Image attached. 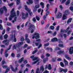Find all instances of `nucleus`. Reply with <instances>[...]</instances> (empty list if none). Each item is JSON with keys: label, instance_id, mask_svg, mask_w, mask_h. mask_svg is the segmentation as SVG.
<instances>
[{"label": "nucleus", "instance_id": "62", "mask_svg": "<svg viewBox=\"0 0 73 73\" xmlns=\"http://www.w3.org/2000/svg\"><path fill=\"white\" fill-rule=\"evenodd\" d=\"M24 40V38L23 37H22L21 38V41H23Z\"/></svg>", "mask_w": 73, "mask_h": 73}, {"label": "nucleus", "instance_id": "47", "mask_svg": "<svg viewBox=\"0 0 73 73\" xmlns=\"http://www.w3.org/2000/svg\"><path fill=\"white\" fill-rule=\"evenodd\" d=\"M50 54L48 53L46 54V56L47 57H50Z\"/></svg>", "mask_w": 73, "mask_h": 73}, {"label": "nucleus", "instance_id": "26", "mask_svg": "<svg viewBox=\"0 0 73 73\" xmlns=\"http://www.w3.org/2000/svg\"><path fill=\"white\" fill-rule=\"evenodd\" d=\"M58 46L60 48H64V44H58Z\"/></svg>", "mask_w": 73, "mask_h": 73}, {"label": "nucleus", "instance_id": "50", "mask_svg": "<svg viewBox=\"0 0 73 73\" xmlns=\"http://www.w3.org/2000/svg\"><path fill=\"white\" fill-rule=\"evenodd\" d=\"M48 69H52V67H51V64H49L48 66Z\"/></svg>", "mask_w": 73, "mask_h": 73}, {"label": "nucleus", "instance_id": "20", "mask_svg": "<svg viewBox=\"0 0 73 73\" xmlns=\"http://www.w3.org/2000/svg\"><path fill=\"white\" fill-rule=\"evenodd\" d=\"M22 19H25V17H24V16H25V13H24V12H23L22 13Z\"/></svg>", "mask_w": 73, "mask_h": 73}, {"label": "nucleus", "instance_id": "29", "mask_svg": "<svg viewBox=\"0 0 73 73\" xmlns=\"http://www.w3.org/2000/svg\"><path fill=\"white\" fill-rule=\"evenodd\" d=\"M21 0H17L16 3L17 5H19L20 3V1Z\"/></svg>", "mask_w": 73, "mask_h": 73}, {"label": "nucleus", "instance_id": "36", "mask_svg": "<svg viewBox=\"0 0 73 73\" xmlns=\"http://www.w3.org/2000/svg\"><path fill=\"white\" fill-rule=\"evenodd\" d=\"M63 72L65 73H66L68 72V69H63Z\"/></svg>", "mask_w": 73, "mask_h": 73}, {"label": "nucleus", "instance_id": "48", "mask_svg": "<svg viewBox=\"0 0 73 73\" xmlns=\"http://www.w3.org/2000/svg\"><path fill=\"white\" fill-rule=\"evenodd\" d=\"M35 7L36 8H40V5H36L35 6Z\"/></svg>", "mask_w": 73, "mask_h": 73}, {"label": "nucleus", "instance_id": "12", "mask_svg": "<svg viewBox=\"0 0 73 73\" xmlns=\"http://www.w3.org/2000/svg\"><path fill=\"white\" fill-rule=\"evenodd\" d=\"M29 29H35V25H33V24H31L29 27Z\"/></svg>", "mask_w": 73, "mask_h": 73}, {"label": "nucleus", "instance_id": "4", "mask_svg": "<svg viewBox=\"0 0 73 73\" xmlns=\"http://www.w3.org/2000/svg\"><path fill=\"white\" fill-rule=\"evenodd\" d=\"M10 39L12 40H14V42H16L17 41V38H16L15 36V34H14V35L13 34H11L10 35Z\"/></svg>", "mask_w": 73, "mask_h": 73}, {"label": "nucleus", "instance_id": "44", "mask_svg": "<svg viewBox=\"0 0 73 73\" xmlns=\"http://www.w3.org/2000/svg\"><path fill=\"white\" fill-rule=\"evenodd\" d=\"M11 56L13 57H15V54L14 53H12L11 54Z\"/></svg>", "mask_w": 73, "mask_h": 73}, {"label": "nucleus", "instance_id": "16", "mask_svg": "<svg viewBox=\"0 0 73 73\" xmlns=\"http://www.w3.org/2000/svg\"><path fill=\"white\" fill-rule=\"evenodd\" d=\"M65 58L67 59V60H71V58L69 57V56H68V55L66 54L65 55Z\"/></svg>", "mask_w": 73, "mask_h": 73}, {"label": "nucleus", "instance_id": "43", "mask_svg": "<svg viewBox=\"0 0 73 73\" xmlns=\"http://www.w3.org/2000/svg\"><path fill=\"white\" fill-rule=\"evenodd\" d=\"M32 21H33V22L35 23L36 21V18L35 17L33 18L32 19Z\"/></svg>", "mask_w": 73, "mask_h": 73}, {"label": "nucleus", "instance_id": "45", "mask_svg": "<svg viewBox=\"0 0 73 73\" xmlns=\"http://www.w3.org/2000/svg\"><path fill=\"white\" fill-rule=\"evenodd\" d=\"M40 44V42H36L35 43V45H36V46H38L39 45V44Z\"/></svg>", "mask_w": 73, "mask_h": 73}, {"label": "nucleus", "instance_id": "19", "mask_svg": "<svg viewBox=\"0 0 73 73\" xmlns=\"http://www.w3.org/2000/svg\"><path fill=\"white\" fill-rule=\"evenodd\" d=\"M70 0H67V1L65 3V5H69V4H70Z\"/></svg>", "mask_w": 73, "mask_h": 73}, {"label": "nucleus", "instance_id": "6", "mask_svg": "<svg viewBox=\"0 0 73 73\" xmlns=\"http://www.w3.org/2000/svg\"><path fill=\"white\" fill-rule=\"evenodd\" d=\"M69 12L67 11H65V14H63V17H62V20H64L67 19V17L66 16L69 15Z\"/></svg>", "mask_w": 73, "mask_h": 73}, {"label": "nucleus", "instance_id": "57", "mask_svg": "<svg viewBox=\"0 0 73 73\" xmlns=\"http://www.w3.org/2000/svg\"><path fill=\"white\" fill-rule=\"evenodd\" d=\"M69 9L70 11H73V7L72 6H71L70 7Z\"/></svg>", "mask_w": 73, "mask_h": 73}, {"label": "nucleus", "instance_id": "40", "mask_svg": "<svg viewBox=\"0 0 73 73\" xmlns=\"http://www.w3.org/2000/svg\"><path fill=\"white\" fill-rule=\"evenodd\" d=\"M49 43H46L44 44V46H49Z\"/></svg>", "mask_w": 73, "mask_h": 73}, {"label": "nucleus", "instance_id": "21", "mask_svg": "<svg viewBox=\"0 0 73 73\" xmlns=\"http://www.w3.org/2000/svg\"><path fill=\"white\" fill-rule=\"evenodd\" d=\"M23 60H24V58L22 57L18 60V62L19 63H21V62L23 61Z\"/></svg>", "mask_w": 73, "mask_h": 73}, {"label": "nucleus", "instance_id": "52", "mask_svg": "<svg viewBox=\"0 0 73 73\" xmlns=\"http://www.w3.org/2000/svg\"><path fill=\"white\" fill-rule=\"evenodd\" d=\"M3 27L0 24V30H3Z\"/></svg>", "mask_w": 73, "mask_h": 73}, {"label": "nucleus", "instance_id": "10", "mask_svg": "<svg viewBox=\"0 0 73 73\" xmlns=\"http://www.w3.org/2000/svg\"><path fill=\"white\" fill-rule=\"evenodd\" d=\"M69 53L70 54H72L73 53V47H70L69 49Z\"/></svg>", "mask_w": 73, "mask_h": 73}, {"label": "nucleus", "instance_id": "3", "mask_svg": "<svg viewBox=\"0 0 73 73\" xmlns=\"http://www.w3.org/2000/svg\"><path fill=\"white\" fill-rule=\"evenodd\" d=\"M19 66V64H16L15 66V69L13 68V67L11 65H10V66L11 67V70L13 71V72H16V71L17 70V67Z\"/></svg>", "mask_w": 73, "mask_h": 73}, {"label": "nucleus", "instance_id": "24", "mask_svg": "<svg viewBox=\"0 0 73 73\" xmlns=\"http://www.w3.org/2000/svg\"><path fill=\"white\" fill-rule=\"evenodd\" d=\"M4 64H7V62H5V59H4L3 60L1 64H2V65H4Z\"/></svg>", "mask_w": 73, "mask_h": 73}, {"label": "nucleus", "instance_id": "9", "mask_svg": "<svg viewBox=\"0 0 73 73\" xmlns=\"http://www.w3.org/2000/svg\"><path fill=\"white\" fill-rule=\"evenodd\" d=\"M69 28H70V27H69V26H68L65 31V30H63V29H61L60 30V33H64L65 32L66 33V32H68V31H69Z\"/></svg>", "mask_w": 73, "mask_h": 73}, {"label": "nucleus", "instance_id": "8", "mask_svg": "<svg viewBox=\"0 0 73 73\" xmlns=\"http://www.w3.org/2000/svg\"><path fill=\"white\" fill-rule=\"evenodd\" d=\"M28 34H26L25 35V40L26 41L27 43H30V40L28 38Z\"/></svg>", "mask_w": 73, "mask_h": 73}, {"label": "nucleus", "instance_id": "38", "mask_svg": "<svg viewBox=\"0 0 73 73\" xmlns=\"http://www.w3.org/2000/svg\"><path fill=\"white\" fill-rule=\"evenodd\" d=\"M23 62L25 64L28 63V60H27L25 59L23 60Z\"/></svg>", "mask_w": 73, "mask_h": 73}, {"label": "nucleus", "instance_id": "51", "mask_svg": "<svg viewBox=\"0 0 73 73\" xmlns=\"http://www.w3.org/2000/svg\"><path fill=\"white\" fill-rule=\"evenodd\" d=\"M9 31H10V28L9 27H7L6 29L7 32H9Z\"/></svg>", "mask_w": 73, "mask_h": 73}, {"label": "nucleus", "instance_id": "49", "mask_svg": "<svg viewBox=\"0 0 73 73\" xmlns=\"http://www.w3.org/2000/svg\"><path fill=\"white\" fill-rule=\"evenodd\" d=\"M38 58V57H35L33 58V61H35V60H36Z\"/></svg>", "mask_w": 73, "mask_h": 73}, {"label": "nucleus", "instance_id": "37", "mask_svg": "<svg viewBox=\"0 0 73 73\" xmlns=\"http://www.w3.org/2000/svg\"><path fill=\"white\" fill-rule=\"evenodd\" d=\"M56 34L57 32H56V31H55L54 32V33L52 35L53 37H54V36H56Z\"/></svg>", "mask_w": 73, "mask_h": 73}, {"label": "nucleus", "instance_id": "53", "mask_svg": "<svg viewBox=\"0 0 73 73\" xmlns=\"http://www.w3.org/2000/svg\"><path fill=\"white\" fill-rule=\"evenodd\" d=\"M7 25L8 26H11L12 24H11V23L8 22L7 23Z\"/></svg>", "mask_w": 73, "mask_h": 73}, {"label": "nucleus", "instance_id": "58", "mask_svg": "<svg viewBox=\"0 0 73 73\" xmlns=\"http://www.w3.org/2000/svg\"><path fill=\"white\" fill-rule=\"evenodd\" d=\"M59 28H60V26H58L56 28V31H58V30H59Z\"/></svg>", "mask_w": 73, "mask_h": 73}, {"label": "nucleus", "instance_id": "59", "mask_svg": "<svg viewBox=\"0 0 73 73\" xmlns=\"http://www.w3.org/2000/svg\"><path fill=\"white\" fill-rule=\"evenodd\" d=\"M41 57L42 59H44V58L45 57V56H44V54H42L41 56Z\"/></svg>", "mask_w": 73, "mask_h": 73}, {"label": "nucleus", "instance_id": "11", "mask_svg": "<svg viewBox=\"0 0 73 73\" xmlns=\"http://www.w3.org/2000/svg\"><path fill=\"white\" fill-rule=\"evenodd\" d=\"M62 16V14L60 13H59L56 16L57 19H60L61 18Z\"/></svg>", "mask_w": 73, "mask_h": 73}, {"label": "nucleus", "instance_id": "28", "mask_svg": "<svg viewBox=\"0 0 73 73\" xmlns=\"http://www.w3.org/2000/svg\"><path fill=\"white\" fill-rule=\"evenodd\" d=\"M46 49L48 50H50L51 52H52V50H53V49H52V48H51L47 47L46 48Z\"/></svg>", "mask_w": 73, "mask_h": 73}, {"label": "nucleus", "instance_id": "15", "mask_svg": "<svg viewBox=\"0 0 73 73\" xmlns=\"http://www.w3.org/2000/svg\"><path fill=\"white\" fill-rule=\"evenodd\" d=\"M23 44H24V43H23V42H19L17 44L18 48H19V47H20L21 46V45H23Z\"/></svg>", "mask_w": 73, "mask_h": 73}, {"label": "nucleus", "instance_id": "30", "mask_svg": "<svg viewBox=\"0 0 73 73\" xmlns=\"http://www.w3.org/2000/svg\"><path fill=\"white\" fill-rule=\"evenodd\" d=\"M44 66H42L40 68V70H42V71H44Z\"/></svg>", "mask_w": 73, "mask_h": 73}, {"label": "nucleus", "instance_id": "2", "mask_svg": "<svg viewBox=\"0 0 73 73\" xmlns=\"http://www.w3.org/2000/svg\"><path fill=\"white\" fill-rule=\"evenodd\" d=\"M25 9L26 11H27L28 12L30 16H32L33 15V13L31 12V9H29V8H28V7L26 5H25Z\"/></svg>", "mask_w": 73, "mask_h": 73}, {"label": "nucleus", "instance_id": "7", "mask_svg": "<svg viewBox=\"0 0 73 73\" xmlns=\"http://www.w3.org/2000/svg\"><path fill=\"white\" fill-rule=\"evenodd\" d=\"M14 11V9L13 8L12 9L11 11V14L10 16L11 17H14L15 16H16V12Z\"/></svg>", "mask_w": 73, "mask_h": 73}, {"label": "nucleus", "instance_id": "31", "mask_svg": "<svg viewBox=\"0 0 73 73\" xmlns=\"http://www.w3.org/2000/svg\"><path fill=\"white\" fill-rule=\"evenodd\" d=\"M64 62L65 65H66L68 64V62L65 59H64Z\"/></svg>", "mask_w": 73, "mask_h": 73}, {"label": "nucleus", "instance_id": "63", "mask_svg": "<svg viewBox=\"0 0 73 73\" xmlns=\"http://www.w3.org/2000/svg\"><path fill=\"white\" fill-rule=\"evenodd\" d=\"M25 16L26 17H28V13H26Z\"/></svg>", "mask_w": 73, "mask_h": 73}, {"label": "nucleus", "instance_id": "25", "mask_svg": "<svg viewBox=\"0 0 73 73\" xmlns=\"http://www.w3.org/2000/svg\"><path fill=\"white\" fill-rule=\"evenodd\" d=\"M64 51H60L58 52V54H63L64 53Z\"/></svg>", "mask_w": 73, "mask_h": 73}, {"label": "nucleus", "instance_id": "33", "mask_svg": "<svg viewBox=\"0 0 73 73\" xmlns=\"http://www.w3.org/2000/svg\"><path fill=\"white\" fill-rule=\"evenodd\" d=\"M47 60H48V58H44L43 60V62L45 63L46 62V61Z\"/></svg>", "mask_w": 73, "mask_h": 73}, {"label": "nucleus", "instance_id": "39", "mask_svg": "<svg viewBox=\"0 0 73 73\" xmlns=\"http://www.w3.org/2000/svg\"><path fill=\"white\" fill-rule=\"evenodd\" d=\"M60 66H61L62 67H64V64L62 62H61L60 63Z\"/></svg>", "mask_w": 73, "mask_h": 73}, {"label": "nucleus", "instance_id": "55", "mask_svg": "<svg viewBox=\"0 0 73 73\" xmlns=\"http://www.w3.org/2000/svg\"><path fill=\"white\" fill-rule=\"evenodd\" d=\"M17 16H19V15L20 13H19V11H17Z\"/></svg>", "mask_w": 73, "mask_h": 73}, {"label": "nucleus", "instance_id": "42", "mask_svg": "<svg viewBox=\"0 0 73 73\" xmlns=\"http://www.w3.org/2000/svg\"><path fill=\"white\" fill-rule=\"evenodd\" d=\"M42 46V44H39V45L38 47V49H39V48H40Z\"/></svg>", "mask_w": 73, "mask_h": 73}, {"label": "nucleus", "instance_id": "5", "mask_svg": "<svg viewBox=\"0 0 73 73\" xmlns=\"http://www.w3.org/2000/svg\"><path fill=\"white\" fill-rule=\"evenodd\" d=\"M35 38L36 39H38L40 38V34L38 33H35L33 36L32 38Z\"/></svg>", "mask_w": 73, "mask_h": 73}, {"label": "nucleus", "instance_id": "1", "mask_svg": "<svg viewBox=\"0 0 73 73\" xmlns=\"http://www.w3.org/2000/svg\"><path fill=\"white\" fill-rule=\"evenodd\" d=\"M4 10L5 13L7 12V7L5 6H4L2 7V8H1L0 9V13L2 15L4 13Z\"/></svg>", "mask_w": 73, "mask_h": 73}, {"label": "nucleus", "instance_id": "60", "mask_svg": "<svg viewBox=\"0 0 73 73\" xmlns=\"http://www.w3.org/2000/svg\"><path fill=\"white\" fill-rule=\"evenodd\" d=\"M49 25H50V24H48L45 27V28H46V29H47L48 27H49Z\"/></svg>", "mask_w": 73, "mask_h": 73}, {"label": "nucleus", "instance_id": "18", "mask_svg": "<svg viewBox=\"0 0 73 73\" xmlns=\"http://www.w3.org/2000/svg\"><path fill=\"white\" fill-rule=\"evenodd\" d=\"M40 4L42 6V8L44 9V3L42 2H41L40 3Z\"/></svg>", "mask_w": 73, "mask_h": 73}, {"label": "nucleus", "instance_id": "13", "mask_svg": "<svg viewBox=\"0 0 73 73\" xmlns=\"http://www.w3.org/2000/svg\"><path fill=\"white\" fill-rule=\"evenodd\" d=\"M58 41V39L57 38H54L51 39V42H56V41Z\"/></svg>", "mask_w": 73, "mask_h": 73}, {"label": "nucleus", "instance_id": "56", "mask_svg": "<svg viewBox=\"0 0 73 73\" xmlns=\"http://www.w3.org/2000/svg\"><path fill=\"white\" fill-rule=\"evenodd\" d=\"M57 8H56L55 10L54 13L56 14L57 13Z\"/></svg>", "mask_w": 73, "mask_h": 73}, {"label": "nucleus", "instance_id": "41", "mask_svg": "<svg viewBox=\"0 0 73 73\" xmlns=\"http://www.w3.org/2000/svg\"><path fill=\"white\" fill-rule=\"evenodd\" d=\"M63 69L62 68H60L59 69V72H63Z\"/></svg>", "mask_w": 73, "mask_h": 73}, {"label": "nucleus", "instance_id": "27", "mask_svg": "<svg viewBox=\"0 0 73 73\" xmlns=\"http://www.w3.org/2000/svg\"><path fill=\"white\" fill-rule=\"evenodd\" d=\"M40 59H38L36 61L33 62V64H36V63H37V62H38V61H40Z\"/></svg>", "mask_w": 73, "mask_h": 73}, {"label": "nucleus", "instance_id": "46", "mask_svg": "<svg viewBox=\"0 0 73 73\" xmlns=\"http://www.w3.org/2000/svg\"><path fill=\"white\" fill-rule=\"evenodd\" d=\"M56 58H53L52 59V62H55L56 61Z\"/></svg>", "mask_w": 73, "mask_h": 73}, {"label": "nucleus", "instance_id": "54", "mask_svg": "<svg viewBox=\"0 0 73 73\" xmlns=\"http://www.w3.org/2000/svg\"><path fill=\"white\" fill-rule=\"evenodd\" d=\"M36 19L37 20H38V21H39L40 20V18L39 17L37 16H36Z\"/></svg>", "mask_w": 73, "mask_h": 73}, {"label": "nucleus", "instance_id": "34", "mask_svg": "<svg viewBox=\"0 0 73 73\" xmlns=\"http://www.w3.org/2000/svg\"><path fill=\"white\" fill-rule=\"evenodd\" d=\"M50 29L51 30H54V27L53 26H50Z\"/></svg>", "mask_w": 73, "mask_h": 73}, {"label": "nucleus", "instance_id": "17", "mask_svg": "<svg viewBox=\"0 0 73 73\" xmlns=\"http://www.w3.org/2000/svg\"><path fill=\"white\" fill-rule=\"evenodd\" d=\"M29 2H27V3L28 4H33V0H29Z\"/></svg>", "mask_w": 73, "mask_h": 73}, {"label": "nucleus", "instance_id": "64", "mask_svg": "<svg viewBox=\"0 0 73 73\" xmlns=\"http://www.w3.org/2000/svg\"><path fill=\"white\" fill-rule=\"evenodd\" d=\"M43 73H49V71L47 70H46L43 72Z\"/></svg>", "mask_w": 73, "mask_h": 73}, {"label": "nucleus", "instance_id": "22", "mask_svg": "<svg viewBox=\"0 0 73 73\" xmlns=\"http://www.w3.org/2000/svg\"><path fill=\"white\" fill-rule=\"evenodd\" d=\"M72 18H70L67 21V24H69V23H71L72 22Z\"/></svg>", "mask_w": 73, "mask_h": 73}, {"label": "nucleus", "instance_id": "14", "mask_svg": "<svg viewBox=\"0 0 73 73\" xmlns=\"http://www.w3.org/2000/svg\"><path fill=\"white\" fill-rule=\"evenodd\" d=\"M7 41H8V40H4L2 42V43H5L6 45H9V42H7Z\"/></svg>", "mask_w": 73, "mask_h": 73}, {"label": "nucleus", "instance_id": "35", "mask_svg": "<svg viewBox=\"0 0 73 73\" xmlns=\"http://www.w3.org/2000/svg\"><path fill=\"white\" fill-rule=\"evenodd\" d=\"M2 68L4 69H6L8 68V66L6 65H3L2 66Z\"/></svg>", "mask_w": 73, "mask_h": 73}, {"label": "nucleus", "instance_id": "23", "mask_svg": "<svg viewBox=\"0 0 73 73\" xmlns=\"http://www.w3.org/2000/svg\"><path fill=\"white\" fill-rule=\"evenodd\" d=\"M17 48H18L17 44H16L15 45H14L13 46V49H17Z\"/></svg>", "mask_w": 73, "mask_h": 73}, {"label": "nucleus", "instance_id": "61", "mask_svg": "<svg viewBox=\"0 0 73 73\" xmlns=\"http://www.w3.org/2000/svg\"><path fill=\"white\" fill-rule=\"evenodd\" d=\"M38 70H39V68H38L36 70L35 73H38Z\"/></svg>", "mask_w": 73, "mask_h": 73}, {"label": "nucleus", "instance_id": "32", "mask_svg": "<svg viewBox=\"0 0 73 73\" xmlns=\"http://www.w3.org/2000/svg\"><path fill=\"white\" fill-rule=\"evenodd\" d=\"M8 36L7 34H6L4 36V39H7V38H8Z\"/></svg>", "mask_w": 73, "mask_h": 73}]
</instances>
